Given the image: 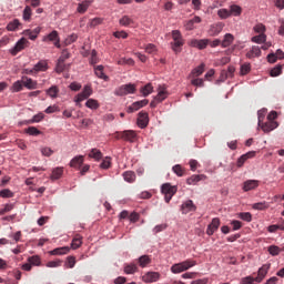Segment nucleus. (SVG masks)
I'll use <instances>...</instances> for the list:
<instances>
[{"label": "nucleus", "instance_id": "obj_55", "mask_svg": "<svg viewBox=\"0 0 284 284\" xmlns=\"http://www.w3.org/2000/svg\"><path fill=\"white\" fill-rule=\"evenodd\" d=\"M267 207H270V204H267V202H257L255 204H253V210H267Z\"/></svg>", "mask_w": 284, "mask_h": 284}, {"label": "nucleus", "instance_id": "obj_3", "mask_svg": "<svg viewBox=\"0 0 284 284\" xmlns=\"http://www.w3.org/2000/svg\"><path fill=\"white\" fill-rule=\"evenodd\" d=\"M178 191L179 187H176V185H172L170 183L162 184L161 192L164 195L165 203H170V201H172V196H174Z\"/></svg>", "mask_w": 284, "mask_h": 284}, {"label": "nucleus", "instance_id": "obj_31", "mask_svg": "<svg viewBox=\"0 0 284 284\" xmlns=\"http://www.w3.org/2000/svg\"><path fill=\"white\" fill-rule=\"evenodd\" d=\"M122 176L126 183H134V181H136V173H134V171H126Z\"/></svg>", "mask_w": 284, "mask_h": 284}, {"label": "nucleus", "instance_id": "obj_58", "mask_svg": "<svg viewBox=\"0 0 284 284\" xmlns=\"http://www.w3.org/2000/svg\"><path fill=\"white\" fill-rule=\"evenodd\" d=\"M77 39H79V36H77V33H72L64 40V43H65V45H72V43H74V41H77Z\"/></svg>", "mask_w": 284, "mask_h": 284}, {"label": "nucleus", "instance_id": "obj_21", "mask_svg": "<svg viewBox=\"0 0 284 284\" xmlns=\"http://www.w3.org/2000/svg\"><path fill=\"white\" fill-rule=\"evenodd\" d=\"M256 187H258V180H247L243 183L242 190L251 192V190H256Z\"/></svg>", "mask_w": 284, "mask_h": 284}, {"label": "nucleus", "instance_id": "obj_1", "mask_svg": "<svg viewBox=\"0 0 284 284\" xmlns=\"http://www.w3.org/2000/svg\"><path fill=\"white\" fill-rule=\"evenodd\" d=\"M196 265V261L194 260H185L181 263L173 264L171 266V272L173 274H181L182 272H187L191 267H194Z\"/></svg>", "mask_w": 284, "mask_h": 284}, {"label": "nucleus", "instance_id": "obj_8", "mask_svg": "<svg viewBox=\"0 0 284 284\" xmlns=\"http://www.w3.org/2000/svg\"><path fill=\"white\" fill-rule=\"evenodd\" d=\"M270 267H272V264H263L258 271H257V276L255 277V283H262L263 278L267 276V273L270 272Z\"/></svg>", "mask_w": 284, "mask_h": 284}, {"label": "nucleus", "instance_id": "obj_4", "mask_svg": "<svg viewBox=\"0 0 284 284\" xmlns=\"http://www.w3.org/2000/svg\"><path fill=\"white\" fill-rule=\"evenodd\" d=\"M92 87L91 85H84L82 92L78 93L74 97V103L75 105H79L81 108V102L85 101L87 99H90L92 97Z\"/></svg>", "mask_w": 284, "mask_h": 284}, {"label": "nucleus", "instance_id": "obj_37", "mask_svg": "<svg viewBox=\"0 0 284 284\" xmlns=\"http://www.w3.org/2000/svg\"><path fill=\"white\" fill-rule=\"evenodd\" d=\"M154 90V87H152V83H148L146 85H144L140 92L143 97H150V94H152Z\"/></svg>", "mask_w": 284, "mask_h": 284}, {"label": "nucleus", "instance_id": "obj_11", "mask_svg": "<svg viewBox=\"0 0 284 284\" xmlns=\"http://www.w3.org/2000/svg\"><path fill=\"white\" fill-rule=\"evenodd\" d=\"M119 136L120 139H123V141H129V143H134V141H136V132L132 130L120 132Z\"/></svg>", "mask_w": 284, "mask_h": 284}, {"label": "nucleus", "instance_id": "obj_30", "mask_svg": "<svg viewBox=\"0 0 284 284\" xmlns=\"http://www.w3.org/2000/svg\"><path fill=\"white\" fill-rule=\"evenodd\" d=\"M247 59H254L255 57H261V48L258 45H253L251 50L246 53Z\"/></svg>", "mask_w": 284, "mask_h": 284}, {"label": "nucleus", "instance_id": "obj_63", "mask_svg": "<svg viewBox=\"0 0 284 284\" xmlns=\"http://www.w3.org/2000/svg\"><path fill=\"white\" fill-rule=\"evenodd\" d=\"M144 50L148 54H154L156 52V45L149 43L144 47Z\"/></svg>", "mask_w": 284, "mask_h": 284}, {"label": "nucleus", "instance_id": "obj_34", "mask_svg": "<svg viewBox=\"0 0 284 284\" xmlns=\"http://www.w3.org/2000/svg\"><path fill=\"white\" fill-rule=\"evenodd\" d=\"M20 26H21V22L19 21V19H14L13 21L8 23L7 30L9 32H14V31L19 30Z\"/></svg>", "mask_w": 284, "mask_h": 284}, {"label": "nucleus", "instance_id": "obj_39", "mask_svg": "<svg viewBox=\"0 0 284 284\" xmlns=\"http://www.w3.org/2000/svg\"><path fill=\"white\" fill-rule=\"evenodd\" d=\"M120 26H123L124 28H128V26H132V23H134V20H132V18H130L129 16H123L120 20H119Z\"/></svg>", "mask_w": 284, "mask_h": 284}, {"label": "nucleus", "instance_id": "obj_20", "mask_svg": "<svg viewBox=\"0 0 284 284\" xmlns=\"http://www.w3.org/2000/svg\"><path fill=\"white\" fill-rule=\"evenodd\" d=\"M205 72V63H201L199 67L194 68L190 75L189 79H199V77H201V74H203Z\"/></svg>", "mask_w": 284, "mask_h": 284}, {"label": "nucleus", "instance_id": "obj_27", "mask_svg": "<svg viewBox=\"0 0 284 284\" xmlns=\"http://www.w3.org/2000/svg\"><path fill=\"white\" fill-rule=\"evenodd\" d=\"M234 43V34L226 33L224 39L222 40L221 47L222 48H230Z\"/></svg>", "mask_w": 284, "mask_h": 284}, {"label": "nucleus", "instance_id": "obj_23", "mask_svg": "<svg viewBox=\"0 0 284 284\" xmlns=\"http://www.w3.org/2000/svg\"><path fill=\"white\" fill-rule=\"evenodd\" d=\"M70 253V247L69 246H62L54 248L49 252L51 256H63V254H69Z\"/></svg>", "mask_w": 284, "mask_h": 284}, {"label": "nucleus", "instance_id": "obj_45", "mask_svg": "<svg viewBox=\"0 0 284 284\" xmlns=\"http://www.w3.org/2000/svg\"><path fill=\"white\" fill-rule=\"evenodd\" d=\"M23 90V81L18 80L11 87V92H21Z\"/></svg>", "mask_w": 284, "mask_h": 284}, {"label": "nucleus", "instance_id": "obj_22", "mask_svg": "<svg viewBox=\"0 0 284 284\" xmlns=\"http://www.w3.org/2000/svg\"><path fill=\"white\" fill-rule=\"evenodd\" d=\"M92 4V0H84L78 4L77 12L79 14H85L88 12V8Z\"/></svg>", "mask_w": 284, "mask_h": 284}, {"label": "nucleus", "instance_id": "obj_35", "mask_svg": "<svg viewBox=\"0 0 284 284\" xmlns=\"http://www.w3.org/2000/svg\"><path fill=\"white\" fill-rule=\"evenodd\" d=\"M81 245H83V237L81 235H75L71 242L72 250H79Z\"/></svg>", "mask_w": 284, "mask_h": 284}, {"label": "nucleus", "instance_id": "obj_15", "mask_svg": "<svg viewBox=\"0 0 284 284\" xmlns=\"http://www.w3.org/2000/svg\"><path fill=\"white\" fill-rule=\"evenodd\" d=\"M258 126L261 128V130H263V132L270 133L273 130H276V128H278V122L267 120V122H262L261 125Z\"/></svg>", "mask_w": 284, "mask_h": 284}, {"label": "nucleus", "instance_id": "obj_51", "mask_svg": "<svg viewBox=\"0 0 284 284\" xmlns=\"http://www.w3.org/2000/svg\"><path fill=\"white\" fill-rule=\"evenodd\" d=\"M239 219H241L242 221H246V223H252V213L250 212L239 213Z\"/></svg>", "mask_w": 284, "mask_h": 284}, {"label": "nucleus", "instance_id": "obj_42", "mask_svg": "<svg viewBox=\"0 0 284 284\" xmlns=\"http://www.w3.org/2000/svg\"><path fill=\"white\" fill-rule=\"evenodd\" d=\"M124 272L126 274H135V272H139V266H136V264H126L124 266Z\"/></svg>", "mask_w": 284, "mask_h": 284}, {"label": "nucleus", "instance_id": "obj_53", "mask_svg": "<svg viewBox=\"0 0 284 284\" xmlns=\"http://www.w3.org/2000/svg\"><path fill=\"white\" fill-rule=\"evenodd\" d=\"M1 199H12L14 196V193L10 191V189H3L0 191Z\"/></svg>", "mask_w": 284, "mask_h": 284}, {"label": "nucleus", "instance_id": "obj_49", "mask_svg": "<svg viewBox=\"0 0 284 284\" xmlns=\"http://www.w3.org/2000/svg\"><path fill=\"white\" fill-rule=\"evenodd\" d=\"M191 85H194L195 88H204L205 87V82L203 81V79H199V78H191Z\"/></svg>", "mask_w": 284, "mask_h": 284}, {"label": "nucleus", "instance_id": "obj_33", "mask_svg": "<svg viewBox=\"0 0 284 284\" xmlns=\"http://www.w3.org/2000/svg\"><path fill=\"white\" fill-rule=\"evenodd\" d=\"M89 159H94V161H101L103 159V153L99 149H92L89 152Z\"/></svg>", "mask_w": 284, "mask_h": 284}, {"label": "nucleus", "instance_id": "obj_46", "mask_svg": "<svg viewBox=\"0 0 284 284\" xmlns=\"http://www.w3.org/2000/svg\"><path fill=\"white\" fill-rule=\"evenodd\" d=\"M22 18L24 21H30V19H32V9L30 8V6H27L24 8Z\"/></svg>", "mask_w": 284, "mask_h": 284}, {"label": "nucleus", "instance_id": "obj_14", "mask_svg": "<svg viewBox=\"0 0 284 284\" xmlns=\"http://www.w3.org/2000/svg\"><path fill=\"white\" fill-rule=\"evenodd\" d=\"M181 212L182 214H189V212H196V205H194V202L192 200H187L182 203Z\"/></svg>", "mask_w": 284, "mask_h": 284}, {"label": "nucleus", "instance_id": "obj_19", "mask_svg": "<svg viewBox=\"0 0 284 284\" xmlns=\"http://www.w3.org/2000/svg\"><path fill=\"white\" fill-rule=\"evenodd\" d=\"M207 179V175L205 174H193L190 178L186 179V184L187 185H196V183L201 181H205Z\"/></svg>", "mask_w": 284, "mask_h": 284}, {"label": "nucleus", "instance_id": "obj_41", "mask_svg": "<svg viewBox=\"0 0 284 284\" xmlns=\"http://www.w3.org/2000/svg\"><path fill=\"white\" fill-rule=\"evenodd\" d=\"M85 106L89 108V110H99V101L95 99H89L85 102Z\"/></svg>", "mask_w": 284, "mask_h": 284}, {"label": "nucleus", "instance_id": "obj_47", "mask_svg": "<svg viewBox=\"0 0 284 284\" xmlns=\"http://www.w3.org/2000/svg\"><path fill=\"white\" fill-rule=\"evenodd\" d=\"M24 132L30 136H39V134H41V131H39V129H37L36 126H29L24 130Z\"/></svg>", "mask_w": 284, "mask_h": 284}, {"label": "nucleus", "instance_id": "obj_36", "mask_svg": "<svg viewBox=\"0 0 284 284\" xmlns=\"http://www.w3.org/2000/svg\"><path fill=\"white\" fill-rule=\"evenodd\" d=\"M138 263H139L140 267H148V265H150V263H152V260L148 255H142L138 258Z\"/></svg>", "mask_w": 284, "mask_h": 284}, {"label": "nucleus", "instance_id": "obj_17", "mask_svg": "<svg viewBox=\"0 0 284 284\" xmlns=\"http://www.w3.org/2000/svg\"><path fill=\"white\" fill-rule=\"evenodd\" d=\"M207 43H210V40L207 39H202V40L193 39L190 41L191 48H197L199 50H205V48H207Z\"/></svg>", "mask_w": 284, "mask_h": 284}, {"label": "nucleus", "instance_id": "obj_10", "mask_svg": "<svg viewBox=\"0 0 284 284\" xmlns=\"http://www.w3.org/2000/svg\"><path fill=\"white\" fill-rule=\"evenodd\" d=\"M161 278V273L159 272H148L142 276L144 283H156Z\"/></svg>", "mask_w": 284, "mask_h": 284}, {"label": "nucleus", "instance_id": "obj_57", "mask_svg": "<svg viewBox=\"0 0 284 284\" xmlns=\"http://www.w3.org/2000/svg\"><path fill=\"white\" fill-rule=\"evenodd\" d=\"M45 115L43 113H38L33 115V118L29 121V123H41V121H43Z\"/></svg>", "mask_w": 284, "mask_h": 284}, {"label": "nucleus", "instance_id": "obj_52", "mask_svg": "<svg viewBox=\"0 0 284 284\" xmlns=\"http://www.w3.org/2000/svg\"><path fill=\"white\" fill-rule=\"evenodd\" d=\"M173 172L176 174V176H184L185 174V169L181 166V164H176L173 166Z\"/></svg>", "mask_w": 284, "mask_h": 284}, {"label": "nucleus", "instance_id": "obj_18", "mask_svg": "<svg viewBox=\"0 0 284 284\" xmlns=\"http://www.w3.org/2000/svg\"><path fill=\"white\" fill-rule=\"evenodd\" d=\"M225 28V23L217 22L211 26L210 28V34L211 37H219L221 32H223V29Z\"/></svg>", "mask_w": 284, "mask_h": 284}, {"label": "nucleus", "instance_id": "obj_43", "mask_svg": "<svg viewBox=\"0 0 284 284\" xmlns=\"http://www.w3.org/2000/svg\"><path fill=\"white\" fill-rule=\"evenodd\" d=\"M47 94L51 97V99H57V97H59V87L52 85L49 90H47Z\"/></svg>", "mask_w": 284, "mask_h": 284}, {"label": "nucleus", "instance_id": "obj_7", "mask_svg": "<svg viewBox=\"0 0 284 284\" xmlns=\"http://www.w3.org/2000/svg\"><path fill=\"white\" fill-rule=\"evenodd\" d=\"M42 41L44 42L53 41V45H55V48H61V40L59 38V32L57 30H53L48 36H44Z\"/></svg>", "mask_w": 284, "mask_h": 284}, {"label": "nucleus", "instance_id": "obj_50", "mask_svg": "<svg viewBox=\"0 0 284 284\" xmlns=\"http://www.w3.org/2000/svg\"><path fill=\"white\" fill-rule=\"evenodd\" d=\"M281 252H282L281 247L276 245L268 246V253L271 254V256H278Z\"/></svg>", "mask_w": 284, "mask_h": 284}, {"label": "nucleus", "instance_id": "obj_25", "mask_svg": "<svg viewBox=\"0 0 284 284\" xmlns=\"http://www.w3.org/2000/svg\"><path fill=\"white\" fill-rule=\"evenodd\" d=\"M154 99L160 103H163V101L168 99V91L165 90V87H162V85L159 87V92L156 97H154Z\"/></svg>", "mask_w": 284, "mask_h": 284}, {"label": "nucleus", "instance_id": "obj_60", "mask_svg": "<svg viewBox=\"0 0 284 284\" xmlns=\"http://www.w3.org/2000/svg\"><path fill=\"white\" fill-rule=\"evenodd\" d=\"M112 165V161L110 160V158H105L101 164L100 168L101 170H109V168Z\"/></svg>", "mask_w": 284, "mask_h": 284}, {"label": "nucleus", "instance_id": "obj_12", "mask_svg": "<svg viewBox=\"0 0 284 284\" xmlns=\"http://www.w3.org/2000/svg\"><path fill=\"white\" fill-rule=\"evenodd\" d=\"M150 101L148 99L136 101L128 108L126 112H129V114H132V112H136L138 110H141V108H145V105H148Z\"/></svg>", "mask_w": 284, "mask_h": 284}, {"label": "nucleus", "instance_id": "obj_54", "mask_svg": "<svg viewBox=\"0 0 284 284\" xmlns=\"http://www.w3.org/2000/svg\"><path fill=\"white\" fill-rule=\"evenodd\" d=\"M231 14H234V17H240L241 12H243V9L241 7L233 4L231 6V9L229 10Z\"/></svg>", "mask_w": 284, "mask_h": 284}, {"label": "nucleus", "instance_id": "obj_56", "mask_svg": "<svg viewBox=\"0 0 284 284\" xmlns=\"http://www.w3.org/2000/svg\"><path fill=\"white\" fill-rule=\"evenodd\" d=\"M28 262L31 264V265H41V257H39V255H33V256H30L28 258Z\"/></svg>", "mask_w": 284, "mask_h": 284}, {"label": "nucleus", "instance_id": "obj_16", "mask_svg": "<svg viewBox=\"0 0 284 284\" xmlns=\"http://www.w3.org/2000/svg\"><path fill=\"white\" fill-rule=\"evenodd\" d=\"M254 156H256V151H248L247 153L241 155L239 159H237V168H243V165H245V162L248 160V159H254Z\"/></svg>", "mask_w": 284, "mask_h": 284}, {"label": "nucleus", "instance_id": "obj_59", "mask_svg": "<svg viewBox=\"0 0 284 284\" xmlns=\"http://www.w3.org/2000/svg\"><path fill=\"white\" fill-rule=\"evenodd\" d=\"M283 72V67L282 65H277L275 68H273L270 72L271 77H280V74Z\"/></svg>", "mask_w": 284, "mask_h": 284}, {"label": "nucleus", "instance_id": "obj_2", "mask_svg": "<svg viewBox=\"0 0 284 284\" xmlns=\"http://www.w3.org/2000/svg\"><path fill=\"white\" fill-rule=\"evenodd\" d=\"M172 39L173 42H171V48L175 54H179L181 52V48H183V36L181 34V31L179 30H173L172 31Z\"/></svg>", "mask_w": 284, "mask_h": 284}, {"label": "nucleus", "instance_id": "obj_5", "mask_svg": "<svg viewBox=\"0 0 284 284\" xmlns=\"http://www.w3.org/2000/svg\"><path fill=\"white\" fill-rule=\"evenodd\" d=\"M136 87L134 84H123L114 90L115 97H126V94H134Z\"/></svg>", "mask_w": 284, "mask_h": 284}, {"label": "nucleus", "instance_id": "obj_44", "mask_svg": "<svg viewBox=\"0 0 284 284\" xmlns=\"http://www.w3.org/2000/svg\"><path fill=\"white\" fill-rule=\"evenodd\" d=\"M278 230H282L284 232V220L280 224H273L268 226V232L274 233Z\"/></svg>", "mask_w": 284, "mask_h": 284}, {"label": "nucleus", "instance_id": "obj_13", "mask_svg": "<svg viewBox=\"0 0 284 284\" xmlns=\"http://www.w3.org/2000/svg\"><path fill=\"white\" fill-rule=\"evenodd\" d=\"M220 226H221V220L219 217L213 219L206 229L207 236H212L214 232L219 230Z\"/></svg>", "mask_w": 284, "mask_h": 284}, {"label": "nucleus", "instance_id": "obj_38", "mask_svg": "<svg viewBox=\"0 0 284 284\" xmlns=\"http://www.w3.org/2000/svg\"><path fill=\"white\" fill-rule=\"evenodd\" d=\"M251 41L252 43H265V41H267V36L265 33H260L258 36H254Z\"/></svg>", "mask_w": 284, "mask_h": 284}, {"label": "nucleus", "instance_id": "obj_28", "mask_svg": "<svg viewBox=\"0 0 284 284\" xmlns=\"http://www.w3.org/2000/svg\"><path fill=\"white\" fill-rule=\"evenodd\" d=\"M94 73L98 77V79H102L103 81H110V77H108L103 72V65H97L94 67Z\"/></svg>", "mask_w": 284, "mask_h": 284}, {"label": "nucleus", "instance_id": "obj_64", "mask_svg": "<svg viewBox=\"0 0 284 284\" xmlns=\"http://www.w3.org/2000/svg\"><path fill=\"white\" fill-rule=\"evenodd\" d=\"M168 230V224H159L153 229V234H159L160 232H164Z\"/></svg>", "mask_w": 284, "mask_h": 284}, {"label": "nucleus", "instance_id": "obj_9", "mask_svg": "<svg viewBox=\"0 0 284 284\" xmlns=\"http://www.w3.org/2000/svg\"><path fill=\"white\" fill-rule=\"evenodd\" d=\"M150 123V115L145 111H141L138 114V125L141 128V130H144L146 125Z\"/></svg>", "mask_w": 284, "mask_h": 284}, {"label": "nucleus", "instance_id": "obj_48", "mask_svg": "<svg viewBox=\"0 0 284 284\" xmlns=\"http://www.w3.org/2000/svg\"><path fill=\"white\" fill-rule=\"evenodd\" d=\"M217 16L220 19H230V17H232V12H230L227 9H220L217 11Z\"/></svg>", "mask_w": 284, "mask_h": 284}, {"label": "nucleus", "instance_id": "obj_26", "mask_svg": "<svg viewBox=\"0 0 284 284\" xmlns=\"http://www.w3.org/2000/svg\"><path fill=\"white\" fill-rule=\"evenodd\" d=\"M83 155H78L70 161V168H75L79 170L83 165Z\"/></svg>", "mask_w": 284, "mask_h": 284}, {"label": "nucleus", "instance_id": "obj_61", "mask_svg": "<svg viewBox=\"0 0 284 284\" xmlns=\"http://www.w3.org/2000/svg\"><path fill=\"white\" fill-rule=\"evenodd\" d=\"M252 70V67L250 63H245L241 65V74L242 77H245V74H250V71Z\"/></svg>", "mask_w": 284, "mask_h": 284}, {"label": "nucleus", "instance_id": "obj_40", "mask_svg": "<svg viewBox=\"0 0 284 284\" xmlns=\"http://www.w3.org/2000/svg\"><path fill=\"white\" fill-rule=\"evenodd\" d=\"M70 65H67L65 62L58 60L57 65H55V72L58 74H61V72H65Z\"/></svg>", "mask_w": 284, "mask_h": 284}, {"label": "nucleus", "instance_id": "obj_62", "mask_svg": "<svg viewBox=\"0 0 284 284\" xmlns=\"http://www.w3.org/2000/svg\"><path fill=\"white\" fill-rule=\"evenodd\" d=\"M101 23H103V19L101 18H93L90 20V28H97V26H101Z\"/></svg>", "mask_w": 284, "mask_h": 284}, {"label": "nucleus", "instance_id": "obj_32", "mask_svg": "<svg viewBox=\"0 0 284 284\" xmlns=\"http://www.w3.org/2000/svg\"><path fill=\"white\" fill-rule=\"evenodd\" d=\"M33 70H36V74H38V72H45V70H48V61H45V60L39 61L33 67Z\"/></svg>", "mask_w": 284, "mask_h": 284}, {"label": "nucleus", "instance_id": "obj_24", "mask_svg": "<svg viewBox=\"0 0 284 284\" xmlns=\"http://www.w3.org/2000/svg\"><path fill=\"white\" fill-rule=\"evenodd\" d=\"M22 83L27 90H37V81L32 80L31 78L23 77Z\"/></svg>", "mask_w": 284, "mask_h": 284}, {"label": "nucleus", "instance_id": "obj_6", "mask_svg": "<svg viewBox=\"0 0 284 284\" xmlns=\"http://www.w3.org/2000/svg\"><path fill=\"white\" fill-rule=\"evenodd\" d=\"M30 45V41L26 38H21L16 45L10 50L12 57H17L18 52H21L22 50H26Z\"/></svg>", "mask_w": 284, "mask_h": 284}, {"label": "nucleus", "instance_id": "obj_29", "mask_svg": "<svg viewBox=\"0 0 284 284\" xmlns=\"http://www.w3.org/2000/svg\"><path fill=\"white\" fill-rule=\"evenodd\" d=\"M62 176H63V166H58L52 170L50 179L51 181H59V179H61Z\"/></svg>", "mask_w": 284, "mask_h": 284}]
</instances>
